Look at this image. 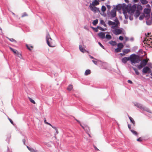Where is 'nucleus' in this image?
<instances>
[{"label": "nucleus", "mask_w": 152, "mask_h": 152, "mask_svg": "<svg viewBox=\"0 0 152 152\" xmlns=\"http://www.w3.org/2000/svg\"><path fill=\"white\" fill-rule=\"evenodd\" d=\"M129 57L130 58V60L131 64L132 65L133 64H135L139 63L140 61L139 56L134 53L131 55Z\"/></svg>", "instance_id": "obj_1"}, {"label": "nucleus", "mask_w": 152, "mask_h": 152, "mask_svg": "<svg viewBox=\"0 0 152 152\" xmlns=\"http://www.w3.org/2000/svg\"><path fill=\"white\" fill-rule=\"evenodd\" d=\"M107 17L111 19L116 16V11L115 8H113L110 11H107Z\"/></svg>", "instance_id": "obj_2"}, {"label": "nucleus", "mask_w": 152, "mask_h": 152, "mask_svg": "<svg viewBox=\"0 0 152 152\" xmlns=\"http://www.w3.org/2000/svg\"><path fill=\"white\" fill-rule=\"evenodd\" d=\"M128 5L129 6L128 13L130 14L133 13L136 9V4H134L132 6L131 4H128Z\"/></svg>", "instance_id": "obj_3"}, {"label": "nucleus", "mask_w": 152, "mask_h": 152, "mask_svg": "<svg viewBox=\"0 0 152 152\" xmlns=\"http://www.w3.org/2000/svg\"><path fill=\"white\" fill-rule=\"evenodd\" d=\"M52 40L49 33H47L46 36V41L48 45L51 47H53L52 42Z\"/></svg>", "instance_id": "obj_4"}, {"label": "nucleus", "mask_w": 152, "mask_h": 152, "mask_svg": "<svg viewBox=\"0 0 152 152\" xmlns=\"http://www.w3.org/2000/svg\"><path fill=\"white\" fill-rule=\"evenodd\" d=\"M134 104L135 106L140 109L143 110H145L149 113H151L149 109L142 107L141 104L137 102L135 103Z\"/></svg>", "instance_id": "obj_5"}, {"label": "nucleus", "mask_w": 152, "mask_h": 152, "mask_svg": "<svg viewBox=\"0 0 152 152\" xmlns=\"http://www.w3.org/2000/svg\"><path fill=\"white\" fill-rule=\"evenodd\" d=\"M122 29H123L122 28H120V29H116L115 30H113L112 32L115 35H118L121 34L122 32Z\"/></svg>", "instance_id": "obj_6"}, {"label": "nucleus", "mask_w": 152, "mask_h": 152, "mask_svg": "<svg viewBox=\"0 0 152 152\" xmlns=\"http://www.w3.org/2000/svg\"><path fill=\"white\" fill-rule=\"evenodd\" d=\"M151 70L148 66L144 67L142 69V72L144 73H149L151 72Z\"/></svg>", "instance_id": "obj_7"}, {"label": "nucleus", "mask_w": 152, "mask_h": 152, "mask_svg": "<svg viewBox=\"0 0 152 152\" xmlns=\"http://www.w3.org/2000/svg\"><path fill=\"white\" fill-rule=\"evenodd\" d=\"M89 7L91 10L95 13L96 12L99 10L98 8L95 7L94 6L89 5Z\"/></svg>", "instance_id": "obj_8"}, {"label": "nucleus", "mask_w": 152, "mask_h": 152, "mask_svg": "<svg viewBox=\"0 0 152 152\" xmlns=\"http://www.w3.org/2000/svg\"><path fill=\"white\" fill-rule=\"evenodd\" d=\"M9 48H10V50L12 51L15 55H17L19 57H20V56H21V54H19L18 51L17 50H16L14 49H13L11 47H9Z\"/></svg>", "instance_id": "obj_9"}, {"label": "nucleus", "mask_w": 152, "mask_h": 152, "mask_svg": "<svg viewBox=\"0 0 152 152\" xmlns=\"http://www.w3.org/2000/svg\"><path fill=\"white\" fill-rule=\"evenodd\" d=\"M98 35L100 38L104 39L105 38V32H101L98 34Z\"/></svg>", "instance_id": "obj_10"}, {"label": "nucleus", "mask_w": 152, "mask_h": 152, "mask_svg": "<svg viewBox=\"0 0 152 152\" xmlns=\"http://www.w3.org/2000/svg\"><path fill=\"white\" fill-rule=\"evenodd\" d=\"M99 1L98 0H94L93 1L92 3H90V5H93V6H97L99 4Z\"/></svg>", "instance_id": "obj_11"}, {"label": "nucleus", "mask_w": 152, "mask_h": 152, "mask_svg": "<svg viewBox=\"0 0 152 152\" xmlns=\"http://www.w3.org/2000/svg\"><path fill=\"white\" fill-rule=\"evenodd\" d=\"M130 59L129 57H124L122 58L121 61L123 63L125 64L126 63L127 61L130 60Z\"/></svg>", "instance_id": "obj_12"}, {"label": "nucleus", "mask_w": 152, "mask_h": 152, "mask_svg": "<svg viewBox=\"0 0 152 152\" xmlns=\"http://www.w3.org/2000/svg\"><path fill=\"white\" fill-rule=\"evenodd\" d=\"M122 4H120L116 5V7H114V8H115V10H117L119 11L122 9Z\"/></svg>", "instance_id": "obj_13"}, {"label": "nucleus", "mask_w": 152, "mask_h": 152, "mask_svg": "<svg viewBox=\"0 0 152 152\" xmlns=\"http://www.w3.org/2000/svg\"><path fill=\"white\" fill-rule=\"evenodd\" d=\"M151 10L150 8H145L144 10V12L146 14H150Z\"/></svg>", "instance_id": "obj_14"}, {"label": "nucleus", "mask_w": 152, "mask_h": 152, "mask_svg": "<svg viewBox=\"0 0 152 152\" xmlns=\"http://www.w3.org/2000/svg\"><path fill=\"white\" fill-rule=\"evenodd\" d=\"M122 9H129V6L126 5V4L125 3L123 4H122Z\"/></svg>", "instance_id": "obj_15"}, {"label": "nucleus", "mask_w": 152, "mask_h": 152, "mask_svg": "<svg viewBox=\"0 0 152 152\" xmlns=\"http://www.w3.org/2000/svg\"><path fill=\"white\" fill-rule=\"evenodd\" d=\"M147 62L145 59H143L140 62V64L142 65L143 66H144L147 64Z\"/></svg>", "instance_id": "obj_16"}, {"label": "nucleus", "mask_w": 152, "mask_h": 152, "mask_svg": "<svg viewBox=\"0 0 152 152\" xmlns=\"http://www.w3.org/2000/svg\"><path fill=\"white\" fill-rule=\"evenodd\" d=\"M79 48L80 51L83 53H85L86 51V50L83 48L82 45H79Z\"/></svg>", "instance_id": "obj_17"}, {"label": "nucleus", "mask_w": 152, "mask_h": 152, "mask_svg": "<svg viewBox=\"0 0 152 152\" xmlns=\"http://www.w3.org/2000/svg\"><path fill=\"white\" fill-rule=\"evenodd\" d=\"M129 118L131 122L133 124V126H134L135 125V122L133 118L130 116H129Z\"/></svg>", "instance_id": "obj_18"}, {"label": "nucleus", "mask_w": 152, "mask_h": 152, "mask_svg": "<svg viewBox=\"0 0 152 152\" xmlns=\"http://www.w3.org/2000/svg\"><path fill=\"white\" fill-rule=\"evenodd\" d=\"M108 24L109 26H113L116 23L114 22H112L110 20H109L107 23Z\"/></svg>", "instance_id": "obj_19"}, {"label": "nucleus", "mask_w": 152, "mask_h": 152, "mask_svg": "<svg viewBox=\"0 0 152 152\" xmlns=\"http://www.w3.org/2000/svg\"><path fill=\"white\" fill-rule=\"evenodd\" d=\"M109 43L112 46H115L117 44L116 42L115 41H113V40H111L110 41Z\"/></svg>", "instance_id": "obj_20"}, {"label": "nucleus", "mask_w": 152, "mask_h": 152, "mask_svg": "<svg viewBox=\"0 0 152 152\" xmlns=\"http://www.w3.org/2000/svg\"><path fill=\"white\" fill-rule=\"evenodd\" d=\"M136 8H137V10L138 11V10L139 11L142 10V8L141 5L140 4H137Z\"/></svg>", "instance_id": "obj_21"}, {"label": "nucleus", "mask_w": 152, "mask_h": 152, "mask_svg": "<svg viewBox=\"0 0 152 152\" xmlns=\"http://www.w3.org/2000/svg\"><path fill=\"white\" fill-rule=\"evenodd\" d=\"M117 46L118 48H120L121 49L124 47V46L122 43H119L118 44Z\"/></svg>", "instance_id": "obj_22"}, {"label": "nucleus", "mask_w": 152, "mask_h": 152, "mask_svg": "<svg viewBox=\"0 0 152 152\" xmlns=\"http://www.w3.org/2000/svg\"><path fill=\"white\" fill-rule=\"evenodd\" d=\"M91 70L89 69L86 70L85 72V75H87L91 73Z\"/></svg>", "instance_id": "obj_23"}, {"label": "nucleus", "mask_w": 152, "mask_h": 152, "mask_svg": "<svg viewBox=\"0 0 152 152\" xmlns=\"http://www.w3.org/2000/svg\"><path fill=\"white\" fill-rule=\"evenodd\" d=\"M105 38L108 40H109L111 39L112 37L110 35L107 34L105 36Z\"/></svg>", "instance_id": "obj_24"}, {"label": "nucleus", "mask_w": 152, "mask_h": 152, "mask_svg": "<svg viewBox=\"0 0 152 152\" xmlns=\"http://www.w3.org/2000/svg\"><path fill=\"white\" fill-rule=\"evenodd\" d=\"M84 130L86 131V132L87 133H88L89 131V128L88 127L85 126V128H84Z\"/></svg>", "instance_id": "obj_25"}, {"label": "nucleus", "mask_w": 152, "mask_h": 152, "mask_svg": "<svg viewBox=\"0 0 152 152\" xmlns=\"http://www.w3.org/2000/svg\"><path fill=\"white\" fill-rule=\"evenodd\" d=\"M123 13L124 15H126L127 14V12H128V11H129V9H122Z\"/></svg>", "instance_id": "obj_26"}, {"label": "nucleus", "mask_w": 152, "mask_h": 152, "mask_svg": "<svg viewBox=\"0 0 152 152\" xmlns=\"http://www.w3.org/2000/svg\"><path fill=\"white\" fill-rule=\"evenodd\" d=\"M130 51V50L129 49H124L123 50V52L124 53L127 54V53H128Z\"/></svg>", "instance_id": "obj_27"}, {"label": "nucleus", "mask_w": 152, "mask_h": 152, "mask_svg": "<svg viewBox=\"0 0 152 152\" xmlns=\"http://www.w3.org/2000/svg\"><path fill=\"white\" fill-rule=\"evenodd\" d=\"M140 1L143 4H147L148 2V1L146 0H140Z\"/></svg>", "instance_id": "obj_28"}, {"label": "nucleus", "mask_w": 152, "mask_h": 152, "mask_svg": "<svg viewBox=\"0 0 152 152\" xmlns=\"http://www.w3.org/2000/svg\"><path fill=\"white\" fill-rule=\"evenodd\" d=\"M121 49L120 48L117 47L115 49V53H118L120 52L121 51Z\"/></svg>", "instance_id": "obj_29"}, {"label": "nucleus", "mask_w": 152, "mask_h": 152, "mask_svg": "<svg viewBox=\"0 0 152 152\" xmlns=\"http://www.w3.org/2000/svg\"><path fill=\"white\" fill-rule=\"evenodd\" d=\"M115 18L114 20V21H115L114 22H115V23H116L115 24L118 25V24L119 23V22L118 18H117L116 16V17H115Z\"/></svg>", "instance_id": "obj_30"}, {"label": "nucleus", "mask_w": 152, "mask_h": 152, "mask_svg": "<svg viewBox=\"0 0 152 152\" xmlns=\"http://www.w3.org/2000/svg\"><path fill=\"white\" fill-rule=\"evenodd\" d=\"M72 85H69L67 87V89L68 90L70 91L72 89Z\"/></svg>", "instance_id": "obj_31"}, {"label": "nucleus", "mask_w": 152, "mask_h": 152, "mask_svg": "<svg viewBox=\"0 0 152 152\" xmlns=\"http://www.w3.org/2000/svg\"><path fill=\"white\" fill-rule=\"evenodd\" d=\"M140 11H139L138 10V11L137 10L135 14L136 17H138L140 15Z\"/></svg>", "instance_id": "obj_32"}, {"label": "nucleus", "mask_w": 152, "mask_h": 152, "mask_svg": "<svg viewBox=\"0 0 152 152\" xmlns=\"http://www.w3.org/2000/svg\"><path fill=\"white\" fill-rule=\"evenodd\" d=\"M98 22V20L97 19L93 21V24L94 25H96L97 24Z\"/></svg>", "instance_id": "obj_33"}, {"label": "nucleus", "mask_w": 152, "mask_h": 152, "mask_svg": "<svg viewBox=\"0 0 152 152\" xmlns=\"http://www.w3.org/2000/svg\"><path fill=\"white\" fill-rule=\"evenodd\" d=\"M7 38L10 41L12 42H15V43H17L16 41L13 38H10L8 37H7Z\"/></svg>", "instance_id": "obj_34"}, {"label": "nucleus", "mask_w": 152, "mask_h": 152, "mask_svg": "<svg viewBox=\"0 0 152 152\" xmlns=\"http://www.w3.org/2000/svg\"><path fill=\"white\" fill-rule=\"evenodd\" d=\"M130 131L133 134H134L136 136H137V135L138 133L132 129L130 130Z\"/></svg>", "instance_id": "obj_35"}, {"label": "nucleus", "mask_w": 152, "mask_h": 152, "mask_svg": "<svg viewBox=\"0 0 152 152\" xmlns=\"http://www.w3.org/2000/svg\"><path fill=\"white\" fill-rule=\"evenodd\" d=\"M133 70L134 71L136 74L137 75H139V73L138 71V70L137 69H136L135 68L133 67Z\"/></svg>", "instance_id": "obj_36"}, {"label": "nucleus", "mask_w": 152, "mask_h": 152, "mask_svg": "<svg viewBox=\"0 0 152 152\" xmlns=\"http://www.w3.org/2000/svg\"><path fill=\"white\" fill-rule=\"evenodd\" d=\"M101 10L103 12H105L106 10V7L104 5L102 6V7Z\"/></svg>", "instance_id": "obj_37"}, {"label": "nucleus", "mask_w": 152, "mask_h": 152, "mask_svg": "<svg viewBox=\"0 0 152 152\" xmlns=\"http://www.w3.org/2000/svg\"><path fill=\"white\" fill-rule=\"evenodd\" d=\"M146 23L148 25H150L152 23V21L151 20H147Z\"/></svg>", "instance_id": "obj_38"}, {"label": "nucleus", "mask_w": 152, "mask_h": 152, "mask_svg": "<svg viewBox=\"0 0 152 152\" xmlns=\"http://www.w3.org/2000/svg\"><path fill=\"white\" fill-rule=\"evenodd\" d=\"M97 28H98V29L100 30H102V31H105L106 30V28H103L102 27L100 26H97Z\"/></svg>", "instance_id": "obj_39"}, {"label": "nucleus", "mask_w": 152, "mask_h": 152, "mask_svg": "<svg viewBox=\"0 0 152 152\" xmlns=\"http://www.w3.org/2000/svg\"><path fill=\"white\" fill-rule=\"evenodd\" d=\"M29 99L30 101L32 103L35 104V102L33 100L32 98L30 97L28 98Z\"/></svg>", "instance_id": "obj_40"}, {"label": "nucleus", "mask_w": 152, "mask_h": 152, "mask_svg": "<svg viewBox=\"0 0 152 152\" xmlns=\"http://www.w3.org/2000/svg\"><path fill=\"white\" fill-rule=\"evenodd\" d=\"M145 15L144 14L143 15H140L139 17V19L140 20H142L143 18Z\"/></svg>", "instance_id": "obj_41"}, {"label": "nucleus", "mask_w": 152, "mask_h": 152, "mask_svg": "<svg viewBox=\"0 0 152 152\" xmlns=\"http://www.w3.org/2000/svg\"><path fill=\"white\" fill-rule=\"evenodd\" d=\"M137 66L138 69H140L144 67L142 66V65H141L140 64V65H137Z\"/></svg>", "instance_id": "obj_42"}, {"label": "nucleus", "mask_w": 152, "mask_h": 152, "mask_svg": "<svg viewBox=\"0 0 152 152\" xmlns=\"http://www.w3.org/2000/svg\"><path fill=\"white\" fill-rule=\"evenodd\" d=\"M150 17V14H146V15L145 16V18L146 20L148 19Z\"/></svg>", "instance_id": "obj_43"}, {"label": "nucleus", "mask_w": 152, "mask_h": 152, "mask_svg": "<svg viewBox=\"0 0 152 152\" xmlns=\"http://www.w3.org/2000/svg\"><path fill=\"white\" fill-rule=\"evenodd\" d=\"M92 28L94 30V31L96 32H97L98 31V28H97V27L96 28H94L93 27H92Z\"/></svg>", "instance_id": "obj_44"}, {"label": "nucleus", "mask_w": 152, "mask_h": 152, "mask_svg": "<svg viewBox=\"0 0 152 152\" xmlns=\"http://www.w3.org/2000/svg\"><path fill=\"white\" fill-rule=\"evenodd\" d=\"M118 26V25H117V24H115V25H113V26H112L111 27V28H113V29H115V30L116 29V28H115V27H117V26Z\"/></svg>", "instance_id": "obj_45"}, {"label": "nucleus", "mask_w": 152, "mask_h": 152, "mask_svg": "<svg viewBox=\"0 0 152 152\" xmlns=\"http://www.w3.org/2000/svg\"><path fill=\"white\" fill-rule=\"evenodd\" d=\"M98 44H99V46L102 48L103 49H105L104 47L102 44L101 43H100L99 42H98Z\"/></svg>", "instance_id": "obj_46"}, {"label": "nucleus", "mask_w": 152, "mask_h": 152, "mask_svg": "<svg viewBox=\"0 0 152 152\" xmlns=\"http://www.w3.org/2000/svg\"><path fill=\"white\" fill-rule=\"evenodd\" d=\"M106 6L107 7V8L108 9V10L107 11H110V10L111 8V6H110V5H106Z\"/></svg>", "instance_id": "obj_47"}, {"label": "nucleus", "mask_w": 152, "mask_h": 152, "mask_svg": "<svg viewBox=\"0 0 152 152\" xmlns=\"http://www.w3.org/2000/svg\"><path fill=\"white\" fill-rule=\"evenodd\" d=\"M119 39L120 40L122 41V40H123L124 38H123V37L122 36H119Z\"/></svg>", "instance_id": "obj_48"}, {"label": "nucleus", "mask_w": 152, "mask_h": 152, "mask_svg": "<svg viewBox=\"0 0 152 152\" xmlns=\"http://www.w3.org/2000/svg\"><path fill=\"white\" fill-rule=\"evenodd\" d=\"M100 23L101 24L103 25L105 23L104 22V20H101L100 21Z\"/></svg>", "instance_id": "obj_49"}, {"label": "nucleus", "mask_w": 152, "mask_h": 152, "mask_svg": "<svg viewBox=\"0 0 152 152\" xmlns=\"http://www.w3.org/2000/svg\"><path fill=\"white\" fill-rule=\"evenodd\" d=\"M27 16V15L26 12H24L22 15V17H23L26 16Z\"/></svg>", "instance_id": "obj_50"}, {"label": "nucleus", "mask_w": 152, "mask_h": 152, "mask_svg": "<svg viewBox=\"0 0 152 152\" xmlns=\"http://www.w3.org/2000/svg\"><path fill=\"white\" fill-rule=\"evenodd\" d=\"M137 141L139 142H141L142 141V138L140 137L137 139Z\"/></svg>", "instance_id": "obj_51"}, {"label": "nucleus", "mask_w": 152, "mask_h": 152, "mask_svg": "<svg viewBox=\"0 0 152 152\" xmlns=\"http://www.w3.org/2000/svg\"><path fill=\"white\" fill-rule=\"evenodd\" d=\"M8 119L9 121H10V122L12 124H13V122L12 121L10 118H8Z\"/></svg>", "instance_id": "obj_52"}, {"label": "nucleus", "mask_w": 152, "mask_h": 152, "mask_svg": "<svg viewBox=\"0 0 152 152\" xmlns=\"http://www.w3.org/2000/svg\"><path fill=\"white\" fill-rule=\"evenodd\" d=\"M35 149H34L33 148H31V149H29V151L31 152H34V150H35Z\"/></svg>", "instance_id": "obj_53"}, {"label": "nucleus", "mask_w": 152, "mask_h": 152, "mask_svg": "<svg viewBox=\"0 0 152 152\" xmlns=\"http://www.w3.org/2000/svg\"><path fill=\"white\" fill-rule=\"evenodd\" d=\"M26 46L27 48H28V49L29 50H31L30 48V47L28 45H27V44L26 45Z\"/></svg>", "instance_id": "obj_54"}, {"label": "nucleus", "mask_w": 152, "mask_h": 152, "mask_svg": "<svg viewBox=\"0 0 152 152\" xmlns=\"http://www.w3.org/2000/svg\"><path fill=\"white\" fill-rule=\"evenodd\" d=\"M124 15L125 16V18L126 19H128V17H129V16H128V15H127V14H126V15Z\"/></svg>", "instance_id": "obj_55"}, {"label": "nucleus", "mask_w": 152, "mask_h": 152, "mask_svg": "<svg viewBox=\"0 0 152 152\" xmlns=\"http://www.w3.org/2000/svg\"><path fill=\"white\" fill-rule=\"evenodd\" d=\"M92 61L94 63L95 65H96L97 64V62L96 61H94V60H92Z\"/></svg>", "instance_id": "obj_56"}, {"label": "nucleus", "mask_w": 152, "mask_h": 152, "mask_svg": "<svg viewBox=\"0 0 152 152\" xmlns=\"http://www.w3.org/2000/svg\"><path fill=\"white\" fill-rule=\"evenodd\" d=\"M124 23L125 24H127L128 23V21L126 20H124Z\"/></svg>", "instance_id": "obj_57"}, {"label": "nucleus", "mask_w": 152, "mask_h": 152, "mask_svg": "<svg viewBox=\"0 0 152 152\" xmlns=\"http://www.w3.org/2000/svg\"><path fill=\"white\" fill-rule=\"evenodd\" d=\"M128 82L130 84H132V81L131 80H128Z\"/></svg>", "instance_id": "obj_58"}, {"label": "nucleus", "mask_w": 152, "mask_h": 152, "mask_svg": "<svg viewBox=\"0 0 152 152\" xmlns=\"http://www.w3.org/2000/svg\"><path fill=\"white\" fill-rule=\"evenodd\" d=\"M128 127L129 129H130V130H131V125L130 124H128Z\"/></svg>", "instance_id": "obj_59"}, {"label": "nucleus", "mask_w": 152, "mask_h": 152, "mask_svg": "<svg viewBox=\"0 0 152 152\" xmlns=\"http://www.w3.org/2000/svg\"><path fill=\"white\" fill-rule=\"evenodd\" d=\"M22 141L24 144V145H25V142H26V140L25 139H23L22 140Z\"/></svg>", "instance_id": "obj_60"}, {"label": "nucleus", "mask_w": 152, "mask_h": 152, "mask_svg": "<svg viewBox=\"0 0 152 152\" xmlns=\"http://www.w3.org/2000/svg\"><path fill=\"white\" fill-rule=\"evenodd\" d=\"M130 40L132 41V42L134 41V38L133 37H131L130 39Z\"/></svg>", "instance_id": "obj_61"}, {"label": "nucleus", "mask_w": 152, "mask_h": 152, "mask_svg": "<svg viewBox=\"0 0 152 152\" xmlns=\"http://www.w3.org/2000/svg\"><path fill=\"white\" fill-rule=\"evenodd\" d=\"M138 0H133V2H134V3L137 2H138Z\"/></svg>", "instance_id": "obj_62"}, {"label": "nucleus", "mask_w": 152, "mask_h": 152, "mask_svg": "<svg viewBox=\"0 0 152 152\" xmlns=\"http://www.w3.org/2000/svg\"><path fill=\"white\" fill-rule=\"evenodd\" d=\"M128 4L129 2V0H124Z\"/></svg>", "instance_id": "obj_63"}, {"label": "nucleus", "mask_w": 152, "mask_h": 152, "mask_svg": "<svg viewBox=\"0 0 152 152\" xmlns=\"http://www.w3.org/2000/svg\"><path fill=\"white\" fill-rule=\"evenodd\" d=\"M120 55H121V56H123V55H125V54L124 53H120Z\"/></svg>", "instance_id": "obj_64"}]
</instances>
